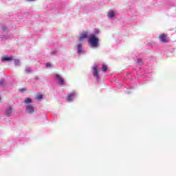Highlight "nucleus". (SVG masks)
<instances>
[{"instance_id": "nucleus-1", "label": "nucleus", "mask_w": 176, "mask_h": 176, "mask_svg": "<svg viewBox=\"0 0 176 176\" xmlns=\"http://www.w3.org/2000/svg\"><path fill=\"white\" fill-rule=\"evenodd\" d=\"M88 42L89 45L92 46V47H97L100 43V38H98L96 34H91L89 36Z\"/></svg>"}, {"instance_id": "nucleus-2", "label": "nucleus", "mask_w": 176, "mask_h": 176, "mask_svg": "<svg viewBox=\"0 0 176 176\" xmlns=\"http://www.w3.org/2000/svg\"><path fill=\"white\" fill-rule=\"evenodd\" d=\"M158 38L160 40V42H162V43H168V42L170 41L168 40L167 34L164 33L160 34Z\"/></svg>"}, {"instance_id": "nucleus-3", "label": "nucleus", "mask_w": 176, "mask_h": 176, "mask_svg": "<svg viewBox=\"0 0 176 176\" xmlns=\"http://www.w3.org/2000/svg\"><path fill=\"white\" fill-rule=\"evenodd\" d=\"M55 79L57 80V82L60 86H63V85H64V78H63V77H61V75L56 74Z\"/></svg>"}, {"instance_id": "nucleus-4", "label": "nucleus", "mask_w": 176, "mask_h": 176, "mask_svg": "<svg viewBox=\"0 0 176 176\" xmlns=\"http://www.w3.org/2000/svg\"><path fill=\"white\" fill-rule=\"evenodd\" d=\"M89 34L86 32L82 33L80 35V37L78 38L79 41L80 42H83V41H85V39H86V38H87Z\"/></svg>"}, {"instance_id": "nucleus-5", "label": "nucleus", "mask_w": 176, "mask_h": 176, "mask_svg": "<svg viewBox=\"0 0 176 176\" xmlns=\"http://www.w3.org/2000/svg\"><path fill=\"white\" fill-rule=\"evenodd\" d=\"M35 109H34V107L32 104H28L26 106V111L28 113H34Z\"/></svg>"}, {"instance_id": "nucleus-6", "label": "nucleus", "mask_w": 176, "mask_h": 176, "mask_svg": "<svg viewBox=\"0 0 176 176\" xmlns=\"http://www.w3.org/2000/svg\"><path fill=\"white\" fill-rule=\"evenodd\" d=\"M94 76L96 78V79H98V67L97 66L94 67Z\"/></svg>"}, {"instance_id": "nucleus-7", "label": "nucleus", "mask_w": 176, "mask_h": 176, "mask_svg": "<svg viewBox=\"0 0 176 176\" xmlns=\"http://www.w3.org/2000/svg\"><path fill=\"white\" fill-rule=\"evenodd\" d=\"M6 116L7 118H9V116H12V107H8L7 109L6 110Z\"/></svg>"}, {"instance_id": "nucleus-8", "label": "nucleus", "mask_w": 176, "mask_h": 176, "mask_svg": "<svg viewBox=\"0 0 176 176\" xmlns=\"http://www.w3.org/2000/svg\"><path fill=\"white\" fill-rule=\"evenodd\" d=\"M2 61H12L13 58L8 57V56H2L1 58Z\"/></svg>"}, {"instance_id": "nucleus-9", "label": "nucleus", "mask_w": 176, "mask_h": 176, "mask_svg": "<svg viewBox=\"0 0 176 176\" xmlns=\"http://www.w3.org/2000/svg\"><path fill=\"white\" fill-rule=\"evenodd\" d=\"M75 96V93H72L69 94L67 96V101L71 102L72 100H74V97Z\"/></svg>"}, {"instance_id": "nucleus-10", "label": "nucleus", "mask_w": 176, "mask_h": 176, "mask_svg": "<svg viewBox=\"0 0 176 176\" xmlns=\"http://www.w3.org/2000/svg\"><path fill=\"white\" fill-rule=\"evenodd\" d=\"M107 16L109 19L115 17V12L113 11H110L108 12Z\"/></svg>"}, {"instance_id": "nucleus-11", "label": "nucleus", "mask_w": 176, "mask_h": 176, "mask_svg": "<svg viewBox=\"0 0 176 176\" xmlns=\"http://www.w3.org/2000/svg\"><path fill=\"white\" fill-rule=\"evenodd\" d=\"M77 49L78 54H80V53H82V43H80L77 45Z\"/></svg>"}, {"instance_id": "nucleus-12", "label": "nucleus", "mask_w": 176, "mask_h": 176, "mask_svg": "<svg viewBox=\"0 0 176 176\" xmlns=\"http://www.w3.org/2000/svg\"><path fill=\"white\" fill-rule=\"evenodd\" d=\"M32 100L30 98H26V99L24 100L25 104H32Z\"/></svg>"}, {"instance_id": "nucleus-13", "label": "nucleus", "mask_w": 176, "mask_h": 176, "mask_svg": "<svg viewBox=\"0 0 176 176\" xmlns=\"http://www.w3.org/2000/svg\"><path fill=\"white\" fill-rule=\"evenodd\" d=\"M137 64H138V65H142V60L141 58H138L137 60Z\"/></svg>"}, {"instance_id": "nucleus-14", "label": "nucleus", "mask_w": 176, "mask_h": 176, "mask_svg": "<svg viewBox=\"0 0 176 176\" xmlns=\"http://www.w3.org/2000/svg\"><path fill=\"white\" fill-rule=\"evenodd\" d=\"M43 98V95H37L36 96V100H42Z\"/></svg>"}, {"instance_id": "nucleus-15", "label": "nucleus", "mask_w": 176, "mask_h": 176, "mask_svg": "<svg viewBox=\"0 0 176 176\" xmlns=\"http://www.w3.org/2000/svg\"><path fill=\"white\" fill-rule=\"evenodd\" d=\"M102 69L103 72H107V70L108 69V67L107 66H105V65H103L102 67Z\"/></svg>"}, {"instance_id": "nucleus-16", "label": "nucleus", "mask_w": 176, "mask_h": 176, "mask_svg": "<svg viewBox=\"0 0 176 176\" xmlns=\"http://www.w3.org/2000/svg\"><path fill=\"white\" fill-rule=\"evenodd\" d=\"M14 65H20V60H15V61H14Z\"/></svg>"}, {"instance_id": "nucleus-17", "label": "nucleus", "mask_w": 176, "mask_h": 176, "mask_svg": "<svg viewBox=\"0 0 176 176\" xmlns=\"http://www.w3.org/2000/svg\"><path fill=\"white\" fill-rule=\"evenodd\" d=\"M46 68H52V64L47 63L45 64Z\"/></svg>"}, {"instance_id": "nucleus-18", "label": "nucleus", "mask_w": 176, "mask_h": 176, "mask_svg": "<svg viewBox=\"0 0 176 176\" xmlns=\"http://www.w3.org/2000/svg\"><path fill=\"white\" fill-rule=\"evenodd\" d=\"M25 90H27L26 88H22V89H19V91H20L21 93H24V91H25Z\"/></svg>"}, {"instance_id": "nucleus-19", "label": "nucleus", "mask_w": 176, "mask_h": 176, "mask_svg": "<svg viewBox=\"0 0 176 176\" xmlns=\"http://www.w3.org/2000/svg\"><path fill=\"white\" fill-rule=\"evenodd\" d=\"M95 34H96V35H98V34H100V30H98V29H96Z\"/></svg>"}, {"instance_id": "nucleus-20", "label": "nucleus", "mask_w": 176, "mask_h": 176, "mask_svg": "<svg viewBox=\"0 0 176 176\" xmlns=\"http://www.w3.org/2000/svg\"><path fill=\"white\" fill-rule=\"evenodd\" d=\"M7 29V28L6 26L3 27V30L6 31V30Z\"/></svg>"}, {"instance_id": "nucleus-21", "label": "nucleus", "mask_w": 176, "mask_h": 176, "mask_svg": "<svg viewBox=\"0 0 176 176\" xmlns=\"http://www.w3.org/2000/svg\"><path fill=\"white\" fill-rule=\"evenodd\" d=\"M2 85H3V82L1 81L0 82V86H2Z\"/></svg>"}]
</instances>
